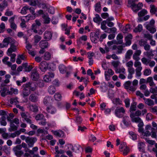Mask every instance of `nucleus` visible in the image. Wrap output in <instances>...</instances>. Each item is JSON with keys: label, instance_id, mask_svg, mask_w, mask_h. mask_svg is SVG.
Returning <instances> with one entry per match:
<instances>
[{"label": "nucleus", "instance_id": "13d9d810", "mask_svg": "<svg viewBox=\"0 0 157 157\" xmlns=\"http://www.w3.org/2000/svg\"><path fill=\"white\" fill-rule=\"evenodd\" d=\"M150 110L151 113H156L157 114V106L151 107L150 108Z\"/></svg>", "mask_w": 157, "mask_h": 157}, {"label": "nucleus", "instance_id": "4c0bfd02", "mask_svg": "<svg viewBox=\"0 0 157 157\" xmlns=\"http://www.w3.org/2000/svg\"><path fill=\"white\" fill-rule=\"evenodd\" d=\"M95 11L97 12H99L101 10V6L100 2H98L96 3L95 6Z\"/></svg>", "mask_w": 157, "mask_h": 157}, {"label": "nucleus", "instance_id": "8fccbe9b", "mask_svg": "<svg viewBox=\"0 0 157 157\" xmlns=\"http://www.w3.org/2000/svg\"><path fill=\"white\" fill-rule=\"evenodd\" d=\"M147 10L145 9H143L139 12L138 14V16L140 17H142L144 16L146 14H147Z\"/></svg>", "mask_w": 157, "mask_h": 157}, {"label": "nucleus", "instance_id": "c03bdc74", "mask_svg": "<svg viewBox=\"0 0 157 157\" xmlns=\"http://www.w3.org/2000/svg\"><path fill=\"white\" fill-rule=\"evenodd\" d=\"M133 53V52L132 50H128L126 53L125 57L126 59H129Z\"/></svg>", "mask_w": 157, "mask_h": 157}, {"label": "nucleus", "instance_id": "1a4fd4ad", "mask_svg": "<svg viewBox=\"0 0 157 157\" xmlns=\"http://www.w3.org/2000/svg\"><path fill=\"white\" fill-rule=\"evenodd\" d=\"M143 6L142 3L139 2L137 4H133L132 5H131L130 7L134 12L137 13L139 10L142 9Z\"/></svg>", "mask_w": 157, "mask_h": 157}, {"label": "nucleus", "instance_id": "c756f323", "mask_svg": "<svg viewBox=\"0 0 157 157\" xmlns=\"http://www.w3.org/2000/svg\"><path fill=\"white\" fill-rule=\"evenodd\" d=\"M22 66L24 68L25 71L26 72L30 71L33 68V67L31 65L28 66L26 63L23 64Z\"/></svg>", "mask_w": 157, "mask_h": 157}, {"label": "nucleus", "instance_id": "bf43d9fd", "mask_svg": "<svg viewBox=\"0 0 157 157\" xmlns=\"http://www.w3.org/2000/svg\"><path fill=\"white\" fill-rule=\"evenodd\" d=\"M13 14V12L12 11H10L9 9H7L6 10L5 13V15L8 16H10Z\"/></svg>", "mask_w": 157, "mask_h": 157}, {"label": "nucleus", "instance_id": "b1692460", "mask_svg": "<svg viewBox=\"0 0 157 157\" xmlns=\"http://www.w3.org/2000/svg\"><path fill=\"white\" fill-rule=\"evenodd\" d=\"M46 110L48 113L52 114L55 113L56 111L55 108L52 105L48 107L47 108Z\"/></svg>", "mask_w": 157, "mask_h": 157}, {"label": "nucleus", "instance_id": "680f3d73", "mask_svg": "<svg viewBox=\"0 0 157 157\" xmlns=\"http://www.w3.org/2000/svg\"><path fill=\"white\" fill-rule=\"evenodd\" d=\"M98 38V36L96 35H94V36L91 37L90 38L92 41L94 43L97 42V38Z\"/></svg>", "mask_w": 157, "mask_h": 157}, {"label": "nucleus", "instance_id": "dca6fc26", "mask_svg": "<svg viewBox=\"0 0 157 157\" xmlns=\"http://www.w3.org/2000/svg\"><path fill=\"white\" fill-rule=\"evenodd\" d=\"M0 92L1 96L3 97L7 95H10L11 94L10 91L6 87H5L2 88Z\"/></svg>", "mask_w": 157, "mask_h": 157}, {"label": "nucleus", "instance_id": "338daca9", "mask_svg": "<svg viewBox=\"0 0 157 157\" xmlns=\"http://www.w3.org/2000/svg\"><path fill=\"white\" fill-rule=\"evenodd\" d=\"M2 136L4 139H7L10 138V136L7 133L4 132L2 134Z\"/></svg>", "mask_w": 157, "mask_h": 157}, {"label": "nucleus", "instance_id": "3c124183", "mask_svg": "<svg viewBox=\"0 0 157 157\" xmlns=\"http://www.w3.org/2000/svg\"><path fill=\"white\" fill-rule=\"evenodd\" d=\"M107 24V21H102L101 23V28L103 30H105L107 29L108 28L106 26V24Z\"/></svg>", "mask_w": 157, "mask_h": 157}, {"label": "nucleus", "instance_id": "5701e85b", "mask_svg": "<svg viewBox=\"0 0 157 157\" xmlns=\"http://www.w3.org/2000/svg\"><path fill=\"white\" fill-rule=\"evenodd\" d=\"M145 103L149 106H151L154 105L155 103L153 100L149 98H144Z\"/></svg>", "mask_w": 157, "mask_h": 157}, {"label": "nucleus", "instance_id": "58836bf2", "mask_svg": "<svg viewBox=\"0 0 157 157\" xmlns=\"http://www.w3.org/2000/svg\"><path fill=\"white\" fill-rule=\"evenodd\" d=\"M51 57L50 53L48 52H45L43 58L46 60H49Z\"/></svg>", "mask_w": 157, "mask_h": 157}, {"label": "nucleus", "instance_id": "f03ea898", "mask_svg": "<svg viewBox=\"0 0 157 157\" xmlns=\"http://www.w3.org/2000/svg\"><path fill=\"white\" fill-rule=\"evenodd\" d=\"M155 23V21L153 19H152L149 23H146L147 24L146 28L151 33H154L156 31V29L154 25Z\"/></svg>", "mask_w": 157, "mask_h": 157}, {"label": "nucleus", "instance_id": "20e7f679", "mask_svg": "<svg viewBox=\"0 0 157 157\" xmlns=\"http://www.w3.org/2000/svg\"><path fill=\"white\" fill-rule=\"evenodd\" d=\"M9 59V58L6 56L2 60V61L4 64L7 65L8 67H10L11 69L13 71H15L17 67V65L15 64L12 65L11 63L8 61V60Z\"/></svg>", "mask_w": 157, "mask_h": 157}, {"label": "nucleus", "instance_id": "49530a36", "mask_svg": "<svg viewBox=\"0 0 157 157\" xmlns=\"http://www.w3.org/2000/svg\"><path fill=\"white\" fill-rule=\"evenodd\" d=\"M143 29L142 25L141 24L138 25L137 27L134 30V31L135 32H141Z\"/></svg>", "mask_w": 157, "mask_h": 157}, {"label": "nucleus", "instance_id": "412c9836", "mask_svg": "<svg viewBox=\"0 0 157 157\" xmlns=\"http://www.w3.org/2000/svg\"><path fill=\"white\" fill-rule=\"evenodd\" d=\"M30 101L33 102H36L38 101V97L35 93L31 94L29 97Z\"/></svg>", "mask_w": 157, "mask_h": 157}, {"label": "nucleus", "instance_id": "603ef678", "mask_svg": "<svg viewBox=\"0 0 157 157\" xmlns=\"http://www.w3.org/2000/svg\"><path fill=\"white\" fill-rule=\"evenodd\" d=\"M34 43H37L42 39V37L38 35H35L34 37Z\"/></svg>", "mask_w": 157, "mask_h": 157}, {"label": "nucleus", "instance_id": "a18cd8bd", "mask_svg": "<svg viewBox=\"0 0 157 157\" xmlns=\"http://www.w3.org/2000/svg\"><path fill=\"white\" fill-rule=\"evenodd\" d=\"M112 65L113 66L115 69H116L118 68V67L119 66L120 64V63L119 61H113L112 62Z\"/></svg>", "mask_w": 157, "mask_h": 157}, {"label": "nucleus", "instance_id": "2eb2a0df", "mask_svg": "<svg viewBox=\"0 0 157 157\" xmlns=\"http://www.w3.org/2000/svg\"><path fill=\"white\" fill-rule=\"evenodd\" d=\"M52 33L50 31H46L44 34V38L47 41L50 40L52 37Z\"/></svg>", "mask_w": 157, "mask_h": 157}, {"label": "nucleus", "instance_id": "79ce46f5", "mask_svg": "<svg viewBox=\"0 0 157 157\" xmlns=\"http://www.w3.org/2000/svg\"><path fill=\"white\" fill-rule=\"evenodd\" d=\"M56 91V88L54 86H50L49 87L48 89V92L50 94H53Z\"/></svg>", "mask_w": 157, "mask_h": 157}, {"label": "nucleus", "instance_id": "0e129e2a", "mask_svg": "<svg viewBox=\"0 0 157 157\" xmlns=\"http://www.w3.org/2000/svg\"><path fill=\"white\" fill-rule=\"evenodd\" d=\"M121 102L119 98H116L114 99L113 101L114 104L116 105L121 104Z\"/></svg>", "mask_w": 157, "mask_h": 157}, {"label": "nucleus", "instance_id": "6e6d98bb", "mask_svg": "<svg viewBox=\"0 0 157 157\" xmlns=\"http://www.w3.org/2000/svg\"><path fill=\"white\" fill-rule=\"evenodd\" d=\"M10 95H12L13 94H17L18 93V90L17 89H14L13 88H11L10 89Z\"/></svg>", "mask_w": 157, "mask_h": 157}, {"label": "nucleus", "instance_id": "473e14b6", "mask_svg": "<svg viewBox=\"0 0 157 157\" xmlns=\"http://www.w3.org/2000/svg\"><path fill=\"white\" fill-rule=\"evenodd\" d=\"M114 74V71L111 69H108L105 72V75L106 77L107 76H108L109 77V76L113 75Z\"/></svg>", "mask_w": 157, "mask_h": 157}, {"label": "nucleus", "instance_id": "ddd939ff", "mask_svg": "<svg viewBox=\"0 0 157 157\" xmlns=\"http://www.w3.org/2000/svg\"><path fill=\"white\" fill-rule=\"evenodd\" d=\"M48 64L45 61H42L40 64L39 68L43 72H45L48 69Z\"/></svg>", "mask_w": 157, "mask_h": 157}, {"label": "nucleus", "instance_id": "cd10ccee", "mask_svg": "<svg viewBox=\"0 0 157 157\" xmlns=\"http://www.w3.org/2000/svg\"><path fill=\"white\" fill-rule=\"evenodd\" d=\"M115 71L116 73H123L124 74H125V69L123 67L118 68L116 69H115Z\"/></svg>", "mask_w": 157, "mask_h": 157}, {"label": "nucleus", "instance_id": "a211bd4d", "mask_svg": "<svg viewBox=\"0 0 157 157\" xmlns=\"http://www.w3.org/2000/svg\"><path fill=\"white\" fill-rule=\"evenodd\" d=\"M141 52L140 50H136L133 55V59L135 60V61H138L140 59L139 56Z\"/></svg>", "mask_w": 157, "mask_h": 157}, {"label": "nucleus", "instance_id": "e433bc0d", "mask_svg": "<svg viewBox=\"0 0 157 157\" xmlns=\"http://www.w3.org/2000/svg\"><path fill=\"white\" fill-rule=\"evenodd\" d=\"M150 12L152 14H154L156 13V12L157 11V8H156L154 5H151L150 6Z\"/></svg>", "mask_w": 157, "mask_h": 157}, {"label": "nucleus", "instance_id": "f704fd0d", "mask_svg": "<svg viewBox=\"0 0 157 157\" xmlns=\"http://www.w3.org/2000/svg\"><path fill=\"white\" fill-rule=\"evenodd\" d=\"M7 54L9 56H10L11 57L10 59V61L12 63L15 62L16 54L15 53L12 54V53H7Z\"/></svg>", "mask_w": 157, "mask_h": 157}, {"label": "nucleus", "instance_id": "a878e982", "mask_svg": "<svg viewBox=\"0 0 157 157\" xmlns=\"http://www.w3.org/2000/svg\"><path fill=\"white\" fill-rule=\"evenodd\" d=\"M29 108L30 110L34 112H36L38 111V107L36 105H29Z\"/></svg>", "mask_w": 157, "mask_h": 157}, {"label": "nucleus", "instance_id": "864d4df0", "mask_svg": "<svg viewBox=\"0 0 157 157\" xmlns=\"http://www.w3.org/2000/svg\"><path fill=\"white\" fill-rule=\"evenodd\" d=\"M150 91L151 93L157 95V86H156L154 88H151L150 89Z\"/></svg>", "mask_w": 157, "mask_h": 157}, {"label": "nucleus", "instance_id": "c9c22d12", "mask_svg": "<svg viewBox=\"0 0 157 157\" xmlns=\"http://www.w3.org/2000/svg\"><path fill=\"white\" fill-rule=\"evenodd\" d=\"M123 35L121 34H118L117 36V44H122L123 43L122 39Z\"/></svg>", "mask_w": 157, "mask_h": 157}, {"label": "nucleus", "instance_id": "9d476101", "mask_svg": "<svg viewBox=\"0 0 157 157\" xmlns=\"http://www.w3.org/2000/svg\"><path fill=\"white\" fill-rule=\"evenodd\" d=\"M21 145H18L14 147L13 148V150L17 156H20L23 154V152L21 151Z\"/></svg>", "mask_w": 157, "mask_h": 157}, {"label": "nucleus", "instance_id": "de8ad7c7", "mask_svg": "<svg viewBox=\"0 0 157 157\" xmlns=\"http://www.w3.org/2000/svg\"><path fill=\"white\" fill-rule=\"evenodd\" d=\"M122 30L123 32L124 33L129 32L130 30V27L129 25H127L125 27L123 28Z\"/></svg>", "mask_w": 157, "mask_h": 157}, {"label": "nucleus", "instance_id": "c85d7f7f", "mask_svg": "<svg viewBox=\"0 0 157 157\" xmlns=\"http://www.w3.org/2000/svg\"><path fill=\"white\" fill-rule=\"evenodd\" d=\"M59 68L61 73L64 74L66 72L67 67L63 64L60 65L59 66Z\"/></svg>", "mask_w": 157, "mask_h": 157}, {"label": "nucleus", "instance_id": "37998d69", "mask_svg": "<svg viewBox=\"0 0 157 157\" xmlns=\"http://www.w3.org/2000/svg\"><path fill=\"white\" fill-rule=\"evenodd\" d=\"M55 99L56 101H59L62 99V96L60 94L57 93L55 94L54 96Z\"/></svg>", "mask_w": 157, "mask_h": 157}, {"label": "nucleus", "instance_id": "7c9ffc66", "mask_svg": "<svg viewBox=\"0 0 157 157\" xmlns=\"http://www.w3.org/2000/svg\"><path fill=\"white\" fill-rule=\"evenodd\" d=\"M10 128H9V130L10 132L14 131L17 129V127L12 122L10 123Z\"/></svg>", "mask_w": 157, "mask_h": 157}, {"label": "nucleus", "instance_id": "39448f33", "mask_svg": "<svg viewBox=\"0 0 157 157\" xmlns=\"http://www.w3.org/2000/svg\"><path fill=\"white\" fill-rule=\"evenodd\" d=\"M125 112V110L123 107H117L115 111L116 115L119 118L122 117Z\"/></svg>", "mask_w": 157, "mask_h": 157}, {"label": "nucleus", "instance_id": "69168bd1", "mask_svg": "<svg viewBox=\"0 0 157 157\" xmlns=\"http://www.w3.org/2000/svg\"><path fill=\"white\" fill-rule=\"evenodd\" d=\"M3 150L7 154H10V149L8 148L6 145H4L3 146Z\"/></svg>", "mask_w": 157, "mask_h": 157}, {"label": "nucleus", "instance_id": "f257e3e1", "mask_svg": "<svg viewBox=\"0 0 157 157\" xmlns=\"http://www.w3.org/2000/svg\"><path fill=\"white\" fill-rule=\"evenodd\" d=\"M138 84V81L135 79L132 82L130 81H127L124 83V88L128 91H135L136 88V86Z\"/></svg>", "mask_w": 157, "mask_h": 157}, {"label": "nucleus", "instance_id": "2f4dec72", "mask_svg": "<svg viewBox=\"0 0 157 157\" xmlns=\"http://www.w3.org/2000/svg\"><path fill=\"white\" fill-rule=\"evenodd\" d=\"M43 18L44 19V22L46 24H48L50 21L51 19L48 17V14H44Z\"/></svg>", "mask_w": 157, "mask_h": 157}, {"label": "nucleus", "instance_id": "393cba45", "mask_svg": "<svg viewBox=\"0 0 157 157\" xmlns=\"http://www.w3.org/2000/svg\"><path fill=\"white\" fill-rule=\"evenodd\" d=\"M123 122L124 124L126 126H128L130 124L129 118L128 116H124L123 117Z\"/></svg>", "mask_w": 157, "mask_h": 157}, {"label": "nucleus", "instance_id": "09e8293b", "mask_svg": "<svg viewBox=\"0 0 157 157\" xmlns=\"http://www.w3.org/2000/svg\"><path fill=\"white\" fill-rule=\"evenodd\" d=\"M44 117L42 114H37L35 117V119L36 120H41L44 119Z\"/></svg>", "mask_w": 157, "mask_h": 157}, {"label": "nucleus", "instance_id": "f3484780", "mask_svg": "<svg viewBox=\"0 0 157 157\" xmlns=\"http://www.w3.org/2000/svg\"><path fill=\"white\" fill-rule=\"evenodd\" d=\"M15 42L16 41L14 40L11 43L10 47L8 49L7 53H12L16 51V46L14 44Z\"/></svg>", "mask_w": 157, "mask_h": 157}, {"label": "nucleus", "instance_id": "052dcab7", "mask_svg": "<svg viewBox=\"0 0 157 157\" xmlns=\"http://www.w3.org/2000/svg\"><path fill=\"white\" fill-rule=\"evenodd\" d=\"M29 10V8L27 6H24L22 8L21 11V13L22 14L26 13L27 11Z\"/></svg>", "mask_w": 157, "mask_h": 157}, {"label": "nucleus", "instance_id": "4468645a", "mask_svg": "<svg viewBox=\"0 0 157 157\" xmlns=\"http://www.w3.org/2000/svg\"><path fill=\"white\" fill-rule=\"evenodd\" d=\"M23 89L22 91V96L23 97H25L28 96L31 93V90L29 88L27 87L26 85L25 84L23 86Z\"/></svg>", "mask_w": 157, "mask_h": 157}, {"label": "nucleus", "instance_id": "72a5a7b5", "mask_svg": "<svg viewBox=\"0 0 157 157\" xmlns=\"http://www.w3.org/2000/svg\"><path fill=\"white\" fill-rule=\"evenodd\" d=\"M136 102H133L132 104H131L129 109V111L131 113H133V112L136 110Z\"/></svg>", "mask_w": 157, "mask_h": 157}, {"label": "nucleus", "instance_id": "aec40b11", "mask_svg": "<svg viewBox=\"0 0 157 157\" xmlns=\"http://www.w3.org/2000/svg\"><path fill=\"white\" fill-rule=\"evenodd\" d=\"M14 39L10 37H8L5 38L3 41V43L4 44L6 47H7L9 43H11L13 41Z\"/></svg>", "mask_w": 157, "mask_h": 157}, {"label": "nucleus", "instance_id": "423d86ee", "mask_svg": "<svg viewBox=\"0 0 157 157\" xmlns=\"http://www.w3.org/2000/svg\"><path fill=\"white\" fill-rule=\"evenodd\" d=\"M21 117L23 119V121L25 120L27 123L29 124H31L32 123V121L30 119L31 117L30 115L28 113L22 112L21 113Z\"/></svg>", "mask_w": 157, "mask_h": 157}, {"label": "nucleus", "instance_id": "f8f14e48", "mask_svg": "<svg viewBox=\"0 0 157 157\" xmlns=\"http://www.w3.org/2000/svg\"><path fill=\"white\" fill-rule=\"evenodd\" d=\"M54 74L52 72H49L47 75L44 76L43 79L44 82H48L51 80V78H53Z\"/></svg>", "mask_w": 157, "mask_h": 157}, {"label": "nucleus", "instance_id": "bb28decb", "mask_svg": "<svg viewBox=\"0 0 157 157\" xmlns=\"http://www.w3.org/2000/svg\"><path fill=\"white\" fill-rule=\"evenodd\" d=\"M31 78L33 80L36 81L39 78V74L35 71L32 73Z\"/></svg>", "mask_w": 157, "mask_h": 157}, {"label": "nucleus", "instance_id": "e2e57ef3", "mask_svg": "<svg viewBox=\"0 0 157 157\" xmlns=\"http://www.w3.org/2000/svg\"><path fill=\"white\" fill-rule=\"evenodd\" d=\"M50 98L49 96L45 97L44 99L43 103L45 105L48 104L50 101Z\"/></svg>", "mask_w": 157, "mask_h": 157}, {"label": "nucleus", "instance_id": "4be33fe9", "mask_svg": "<svg viewBox=\"0 0 157 157\" xmlns=\"http://www.w3.org/2000/svg\"><path fill=\"white\" fill-rule=\"evenodd\" d=\"M40 47L42 49H45L47 48L48 46V43L45 40H42L39 43Z\"/></svg>", "mask_w": 157, "mask_h": 157}, {"label": "nucleus", "instance_id": "4d7b16f0", "mask_svg": "<svg viewBox=\"0 0 157 157\" xmlns=\"http://www.w3.org/2000/svg\"><path fill=\"white\" fill-rule=\"evenodd\" d=\"M127 146L126 144L124 142H122L121 143L120 146L119 147V149L120 151L122 152L123 151V149L124 148Z\"/></svg>", "mask_w": 157, "mask_h": 157}, {"label": "nucleus", "instance_id": "ea45409f", "mask_svg": "<svg viewBox=\"0 0 157 157\" xmlns=\"http://www.w3.org/2000/svg\"><path fill=\"white\" fill-rule=\"evenodd\" d=\"M147 43V40L144 39H141L139 42V45L141 47H144Z\"/></svg>", "mask_w": 157, "mask_h": 157}, {"label": "nucleus", "instance_id": "7ed1b4c3", "mask_svg": "<svg viewBox=\"0 0 157 157\" xmlns=\"http://www.w3.org/2000/svg\"><path fill=\"white\" fill-rule=\"evenodd\" d=\"M134 66L136 68L135 69L136 76L140 77L141 75V71L142 69L141 63L139 61H135Z\"/></svg>", "mask_w": 157, "mask_h": 157}, {"label": "nucleus", "instance_id": "a19ab883", "mask_svg": "<svg viewBox=\"0 0 157 157\" xmlns=\"http://www.w3.org/2000/svg\"><path fill=\"white\" fill-rule=\"evenodd\" d=\"M102 19L98 14H96L95 17L93 19L94 21L97 23L100 22Z\"/></svg>", "mask_w": 157, "mask_h": 157}, {"label": "nucleus", "instance_id": "0eeeda50", "mask_svg": "<svg viewBox=\"0 0 157 157\" xmlns=\"http://www.w3.org/2000/svg\"><path fill=\"white\" fill-rule=\"evenodd\" d=\"M81 148V147L78 144H75L74 147L72 145L70 144L68 146V150H71L73 152L77 153H78L80 152V150Z\"/></svg>", "mask_w": 157, "mask_h": 157}, {"label": "nucleus", "instance_id": "6ab92c4d", "mask_svg": "<svg viewBox=\"0 0 157 157\" xmlns=\"http://www.w3.org/2000/svg\"><path fill=\"white\" fill-rule=\"evenodd\" d=\"M130 116L131 119L132 121L133 122L138 123L142 121L141 118L139 117H135V116H134V113H131Z\"/></svg>", "mask_w": 157, "mask_h": 157}, {"label": "nucleus", "instance_id": "5fc2aeb1", "mask_svg": "<svg viewBox=\"0 0 157 157\" xmlns=\"http://www.w3.org/2000/svg\"><path fill=\"white\" fill-rule=\"evenodd\" d=\"M17 99L18 98H11L10 99V103L11 104H16L18 102Z\"/></svg>", "mask_w": 157, "mask_h": 157}, {"label": "nucleus", "instance_id": "774afa93", "mask_svg": "<svg viewBox=\"0 0 157 157\" xmlns=\"http://www.w3.org/2000/svg\"><path fill=\"white\" fill-rule=\"evenodd\" d=\"M151 73V71L149 69H146L144 72V75L146 76L149 75Z\"/></svg>", "mask_w": 157, "mask_h": 157}, {"label": "nucleus", "instance_id": "6e6552de", "mask_svg": "<svg viewBox=\"0 0 157 157\" xmlns=\"http://www.w3.org/2000/svg\"><path fill=\"white\" fill-rule=\"evenodd\" d=\"M37 141L35 137H27L26 138L25 142L27 143L29 147H32L33 146L34 143Z\"/></svg>", "mask_w": 157, "mask_h": 157}, {"label": "nucleus", "instance_id": "9b49d317", "mask_svg": "<svg viewBox=\"0 0 157 157\" xmlns=\"http://www.w3.org/2000/svg\"><path fill=\"white\" fill-rule=\"evenodd\" d=\"M25 84L31 91H35L37 87L36 83L35 82H29Z\"/></svg>", "mask_w": 157, "mask_h": 157}]
</instances>
